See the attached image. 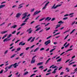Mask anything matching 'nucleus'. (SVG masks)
<instances>
[{"mask_svg":"<svg viewBox=\"0 0 77 77\" xmlns=\"http://www.w3.org/2000/svg\"><path fill=\"white\" fill-rule=\"evenodd\" d=\"M26 44V43H23V42H21L19 44V45H24Z\"/></svg>","mask_w":77,"mask_h":77,"instance_id":"ddd939ff","label":"nucleus"},{"mask_svg":"<svg viewBox=\"0 0 77 77\" xmlns=\"http://www.w3.org/2000/svg\"><path fill=\"white\" fill-rule=\"evenodd\" d=\"M4 65V64H2L1 65H0V67H2V66H3Z\"/></svg>","mask_w":77,"mask_h":77,"instance_id":"4d7b16f0","label":"nucleus"},{"mask_svg":"<svg viewBox=\"0 0 77 77\" xmlns=\"http://www.w3.org/2000/svg\"><path fill=\"white\" fill-rule=\"evenodd\" d=\"M23 54H24V53H21L20 55V56H23Z\"/></svg>","mask_w":77,"mask_h":77,"instance_id":"ea45409f","label":"nucleus"},{"mask_svg":"<svg viewBox=\"0 0 77 77\" xmlns=\"http://www.w3.org/2000/svg\"><path fill=\"white\" fill-rule=\"evenodd\" d=\"M48 24H50V23H47V24L45 25V26H48Z\"/></svg>","mask_w":77,"mask_h":77,"instance_id":"052dcab7","label":"nucleus"},{"mask_svg":"<svg viewBox=\"0 0 77 77\" xmlns=\"http://www.w3.org/2000/svg\"><path fill=\"white\" fill-rule=\"evenodd\" d=\"M17 27V25H14L13 26H12L11 28H13V29H15L16 28V27Z\"/></svg>","mask_w":77,"mask_h":77,"instance_id":"dca6fc26","label":"nucleus"},{"mask_svg":"<svg viewBox=\"0 0 77 77\" xmlns=\"http://www.w3.org/2000/svg\"><path fill=\"white\" fill-rule=\"evenodd\" d=\"M26 23H22L21 25H20V26H24L25 25H26Z\"/></svg>","mask_w":77,"mask_h":77,"instance_id":"b1692460","label":"nucleus"},{"mask_svg":"<svg viewBox=\"0 0 77 77\" xmlns=\"http://www.w3.org/2000/svg\"><path fill=\"white\" fill-rule=\"evenodd\" d=\"M29 17H27L26 18L25 20L23 21V23H26L27 21V20H29Z\"/></svg>","mask_w":77,"mask_h":77,"instance_id":"4468645a","label":"nucleus"},{"mask_svg":"<svg viewBox=\"0 0 77 77\" xmlns=\"http://www.w3.org/2000/svg\"><path fill=\"white\" fill-rule=\"evenodd\" d=\"M75 21H74L73 22H72V23L71 24L72 26H73L75 24Z\"/></svg>","mask_w":77,"mask_h":77,"instance_id":"f704fd0d","label":"nucleus"},{"mask_svg":"<svg viewBox=\"0 0 77 77\" xmlns=\"http://www.w3.org/2000/svg\"><path fill=\"white\" fill-rule=\"evenodd\" d=\"M20 32H18L17 33V35H18L19 34H20Z\"/></svg>","mask_w":77,"mask_h":77,"instance_id":"774afa93","label":"nucleus"},{"mask_svg":"<svg viewBox=\"0 0 77 77\" xmlns=\"http://www.w3.org/2000/svg\"><path fill=\"white\" fill-rule=\"evenodd\" d=\"M57 26L58 27H60V24H59L57 25Z\"/></svg>","mask_w":77,"mask_h":77,"instance_id":"69168bd1","label":"nucleus"},{"mask_svg":"<svg viewBox=\"0 0 77 77\" xmlns=\"http://www.w3.org/2000/svg\"><path fill=\"white\" fill-rule=\"evenodd\" d=\"M11 36H12V34H10L7 37L8 38H11Z\"/></svg>","mask_w":77,"mask_h":77,"instance_id":"c85d7f7f","label":"nucleus"},{"mask_svg":"<svg viewBox=\"0 0 77 77\" xmlns=\"http://www.w3.org/2000/svg\"><path fill=\"white\" fill-rule=\"evenodd\" d=\"M41 29V27H39L38 28H37L36 30L35 31H38V30H39L40 29Z\"/></svg>","mask_w":77,"mask_h":77,"instance_id":"72a5a7b5","label":"nucleus"},{"mask_svg":"<svg viewBox=\"0 0 77 77\" xmlns=\"http://www.w3.org/2000/svg\"><path fill=\"white\" fill-rule=\"evenodd\" d=\"M47 69H47V68H46V69L44 70H43V71H44V72H45V71H47Z\"/></svg>","mask_w":77,"mask_h":77,"instance_id":"e2e57ef3","label":"nucleus"},{"mask_svg":"<svg viewBox=\"0 0 77 77\" xmlns=\"http://www.w3.org/2000/svg\"><path fill=\"white\" fill-rule=\"evenodd\" d=\"M5 69L6 71H4V72H7L8 71V67L7 66L5 68Z\"/></svg>","mask_w":77,"mask_h":77,"instance_id":"2eb2a0df","label":"nucleus"},{"mask_svg":"<svg viewBox=\"0 0 77 77\" xmlns=\"http://www.w3.org/2000/svg\"><path fill=\"white\" fill-rule=\"evenodd\" d=\"M16 32V31H14V32H13L12 33V34H15V33Z\"/></svg>","mask_w":77,"mask_h":77,"instance_id":"37998d69","label":"nucleus"},{"mask_svg":"<svg viewBox=\"0 0 77 77\" xmlns=\"http://www.w3.org/2000/svg\"><path fill=\"white\" fill-rule=\"evenodd\" d=\"M35 23V21H33L31 23V24H33V23Z\"/></svg>","mask_w":77,"mask_h":77,"instance_id":"0e129e2a","label":"nucleus"},{"mask_svg":"<svg viewBox=\"0 0 77 77\" xmlns=\"http://www.w3.org/2000/svg\"><path fill=\"white\" fill-rule=\"evenodd\" d=\"M5 6V5H0V9L1 8H4Z\"/></svg>","mask_w":77,"mask_h":77,"instance_id":"f3484780","label":"nucleus"},{"mask_svg":"<svg viewBox=\"0 0 77 77\" xmlns=\"http://www.w3.org/2000/svg\"><path fill=\"white\" fill-rule=\"evenodd\" d=\"M58 23V24H60V23H62V24H63V22H62V21H59Z\"/></svg>","mask_w":77,"mask_h":77,"instance_id":"a878e982","label":"nucleus"},{"mask_svg":"<svg viewBox=\"0 0 77 77\" xmlns=\"http://www.w3.org/2000/svg\"><path fill=\"white\" fill-rule=\"evenodd\" d=\"M51 18H50V17H48L46 18L45 20V21H47V20H48V21H50V20H51Z\"/></svg>","mask_w":77,"mask_h":77,"instance_id":"f8f14e48","label":"nucleus"},{"mask_svg":"<svg viewBox=\"0 0 77 77\" xmlns=\"http://www.w3.org/2000/svg\"><path fill=\"white\" fill-rule=\"evenodd\" d=\"M40 12H41V11H36V12L34 13V14L33 15H37L38 14H39V13H40Z\"/></svg>","mask_w":77,"mask_h":77,"instance_id":"9d476101","label":"nucleus"},{"mask_svg":"<svg viewBox=\"0 0 77 77\" xmlns=\"http://www.w3.org/2000/svg\"><path fill=\"white\" fill-rule=\"evenodd\" d=\"M69 45V43H68L65 46V48H66V47H67Z\"/></svg>","mask_w":77,"mask_h":77,"instance_id":"58836bf2","label":"nucleus"},{"mask_svg":"<svg viewBox=\"0 0 77 77\" xmlns=\"http://www.w3.org/2000/svg\"><path fill=\"white\" fill-rule=\"evenodd\" d=\"M5 24V22H3L2 24H0V26H2L3 25H4Z\"/></svg>","mask_w":77,"mask_h":77,"instance_id":"c756f323","label":"nucleus"},{"mask_svg":"<svg viewBox=\"0 0 77 77\" xmlns=\"http://www.w3.org/2000/svg\"><path fill=\"white\" fill-rule=\"evenodd\" d=\"M28 13L27 12H26L24 14H23V15L24 16L23 17H22V20H23V19H24L27 16V14H28Z\"/></svg>","mask_w":77,"mask_h":77,"instance_id":"20e7f679","label":"nucleus"},{"mask_svg":"<svg viewBox=\"0 0 77 77\" xmlns=\"http://www.w3.org/2000/svg\"><path fill=\"white\" fill-rule=\"evenodd\" d=\"M38 49L36 48L34 51V52H35V51H38Z\"/></svg>","mask_w":77,"mask_h":77,"instance_id":"a18cd8bd","label":"nucleus"},{"mask_svg":"<svg viewBox=\"0 0 77 77\" xmlns=\"http://www.w3.org/2000/svg\"><path fill=\"white\" fill-rule=\"evenodd\" d=\"M69 14H66L64 15V17H66L67 16H68Z\"/></svg>","mask_w":77,"mask_h":77,"instance_id":"338daca9","label":"nucleus"},{"mask_svg":"<svg viewBox=\"0 0 77 77\" xmlns=\"http://www.w3.org/2000/svg\"><path fill=\"white\" fill-rule=\"evenodd\" d=\"M52 69H54V68H55L54 69V71L52 72L53 74H55L56 72V70H57V68H58V67H57V66H53L52 68Z\"/></svg>","mask_w":77,"mask_h":77,"instance_id":"7ed1b4c3","label":"nucleus"},{"mask_svg":"<svg viewBox=\"0 0 77 77\" xmlns=\"http://www.w3.org/2000/svg\"><path fill=\"white\" fill-rule=\"evenodd\" d=\"M3 70H2L0 72V74H2V73H3Z\"/></svg>","mask_w":77,"mask_h":77,"instance_id":"79ce46f5","label":"nucleus"},{"mask_svg":"<svg viewBox=\"0 0 77 77\" xmlns=\"http://www.w3.org/2000/svg\"><path fill=\"white\" fill-rule=\"evenodd\" d=\"M7 32H8V31H5L1 32V33L2 34H3L4 33H6Z\"/></svg>","mask_w":77,"mask_h":77,"instance_id":"aec40b11","label":"nucleus"},{"mask_svg":"<svg viewBox=\"0 0 77 77\" xmlns=\"http://www.w3.org/2000/svg\"><path fill=\"white\" fill-rule=\"evenodd\" d=\"M75 29L73 30L72 31H71V32L70 33V34H72V33H73V32H74V31H75Z\"/></svg>","mask_w":77,"mask_h":77,"instance_id":"2f4dec72","label":"nucleus"},{"mask_svg":"<svg viewBox=\"0 0 77 77\" xmlns=\"http://www.w3.org/2000/svg\"><path fill=\"white\" fill-rule=\"evenodd\" d=\"M23 7V6H21L20 7H18V9H20V8H22Z\"/></svg>","mask_w":77,"mask_h":77,"instance_id":"3c124183","label":"nucleus"},{"mask_svg":"<svg viewBox=\"0 0 77 77\" xmlns=\"http://www.w3.org/2000/svg\"><path fill=\"white\" fill-rule=\"evenodd\" d=\"M72 50V49H68V50H67V51H66V52H68V51H71V50Z\"/></svg>","mask_w":77,"mask_h":77,"instance_id":"e433bc0d","label":"nucleus"},{"mask_svg":"<svg viewBox=\"0 0 77 77\" xmlns=\"http://www.w3.org/2000/svg\"><path fill=\"white\" fill-rule=\"evenodd\" d=\"M14 66V68H17V66H18V65L17 64V63H15L14 64H12L8 67V69H10L12 68V66Z\"/></svg>","mask_w":77,"mask_h":77,"instance_id":"f257e3e1","label":"nucleus"},{"mask_svg":"<svg viewBox=\"0 0 77 77\" xmlns=\"http://www.w3.org/2000/svg\"><path fill=\"white\" fill-rule=\"evenodd\" d=\"M43 63L41 62L40 63H38L37 64V65H42Z\"/></svg>","mask_w":77,"mask_h":77,"instance_id":"4be33fe9","label":"nucleus"},{"mask_svg":"<svg viewBox=\"0 0 77 77\" xmlns=\"http://www.w3.org/2000/svg\"><path fill=\"white\" fill-rule=\"evenodd\" d=\"M16 56V54H14L11 57V58L14 57V56Z\"/></svg>","mask_w":77,"mask_h":77,"instance_id":"bb28decb","label":"nucleus"},{"mask_svg":"<svg viewBox=\"0 0 77 77\" xmlns=\"http://www.w3.org/2000/svg\"><path fill=\"white\" fill-rule=\"evenodd\" d=\"M9 38H8L7 37V38H5V39H4L3 41V42H5V41H6V42H7V41H10L11 39V38H10L9 39H8Z\"/></svg>","mask_w":77,"mask_h":77,"instance_id":"6e6552de","label":"nucleus"},{"mask_svg":"<svg viewBox=\"0 0 77 77\" xmlns=\"http://www.w3.org/2000/svg\"><path fill=\"white\" fill-rule=\"evenodd\" d=\"M20 41V40H17L15 42V43L16 44V43H17V42H18L19 41Z\"/></svg>","mask_w":77,"mask_h":77,"instance_id":"603ef678","label":"nucleus"},{"mask_svg":"<svg viewBox=\"0 0 77 77\" xmlns=\"http://www.w3.org/2000/svg\"><path fill=\"white\" fill-rule=\"evenodd\" d=\"M32 38H33V37H30L28 39L27 41H28V42H29V41H30V40H31V39Z\"/></svg>","mask_w":77,"mask_h":77,"instance_id":"5701e85b","label":"nucleus"},{"mask_svg":"<svg viewBox=\"0 0 77 77\" xmlns=\"http://www.w3.org/2000/svg\"><path fill=\"white\" fill-rule=\"evenodd\" d=\"M50 74H51V73H47L46 74V75H48Z\"/></svg>","mask_w":77,"mask_h":77,"instance_id":"13d9d810","label":"nucleus"},{"mask_svg":"<svg viewBox=\"0 0 77 77\" xmlns=\"http://www.w3.org/2000/svg\"><path fill=\"white\" fill-rule=\"evenodd\" d=\"M51 35L50 36L48 37L47 38V39H49V38H51Z\"/></svg>","mask_w":77,"mask_h":77,"instance_id":"de8ad7c7","label":"nucleus"},{"mask_svg":"<svg viewBox=\"0 0 77 77\" xmlns=\"http://www.w3.org/2000/svg\"><path fill=\"white\" fill-rule=\"evenodd\" d=\"M28 73H29L28 72H25L23 74V75H27Z\"/></svg>","mask_w":77,"mask_h":77,"instance_id":"6ab92c4d","label":"nucleus"},{"mask_svg":"<svg viewBox=\"0 0 77 77\" xmlns=\"http://www.w3.org/2000/svg\"><path fill=\"white\" fill-rule=\"evenodd\" d=\"M43 32V29H42L41 31H40L38 33H40V32Z\"/></svg>","mask_w":77,"mask_h":77,"instance_id":"680f3d73","label":"nucleus"},{"mask_svg":"<svg viewBox=\"0 0 77 77\" xmlns=\"http://www.w3.org/2000/svg\"><path fill=\"white\" fill-rule=\"evenodd\" d=\"M43 67V66H41L40 67H39V68L40 69H41V68H42Z\"/></svg>","mask_w":77,"mask_h":77,"instance_id":"5fc2aeb1","label":"nucleus"},{"mask_svg":"<svg viewBox=\"0 0 77 77\" xmlns=\"http://www.w3.org/2000/svg\"><path fill=\"white\" fill-rule=\"evenodd\" d=\"M34 46H35V45H33L32 46L30 47H28L27 48H33L34 47Z\"/></svg>","mask_w":77,"mask_h":77,"instance_id":"412c9836","label":"nucleus"},{"mask_svg":"<svg viewBox=\"0 0 77 77\" xmlns=\"http://www.w3.org/2000/svg\"><path fill=\"white\" fill-rule=\"evenodd\" d=\"M75 63V62L71 63H69V64L68 65H69H69H72V64L73 63Z\"/></svg>","mask_w":77,"mask_h":77,"instance_id":"7c9ffc66","label":"nucleus"},{"mask_svg":"<svg viewBox=\"0 0 77 77\" xmlns=\"http://www.w3.org/2000/svg\"><path fill=\"white\" fill-rule=\"evenodd\" d=\"M8 50L6 51L5 52V53H4V54H6L7 53H8Z\"/></svg>","mask_w":77,"mask_h":77,"instance_id":"bf43d9fd","label":"nucleus"},{"mask_svg":"<svg viewBox=\"0 0 77 77\" xmlns=\"http://www.w3.org/2000/svg\"><path fill=\"white\" fill-rule=\"evenodd\" d=\"M51 70H52L51 69H50L47 71V72H50V71H51Z\"/></svg>","mask_w":77,"mask_h":77,"instance_id":"49530a36","label":"nucleus"},{"mask_svg":"<svg viewBox=\"0 0 77 77\" xmlns=\"http://www.w3.org/2000/svg\"><path fill=\"white\" fill-rule=\"evenodd\" d=\"M35 57H36V56H35L32 57L31 62V63H33L35 62V59H35Z\"/></svg>","mask_w":77,"mask_h":77,"instance_id":"423d86ee","label":"nucleus"},{"mask_svg":"<svg viewBox=\"0 0 77 77\" xmlns=\"http://www.w3.org/2000/svg\"><path fill=\"white\" fill-rule=\"evenodd\" d=\"M50 28L49 27L47 29H46V31H47L48 30H50Z\"/></svg>","mask_w":77,"mask_h":77,"instance_id":"8fccbe9b","label":"nucleus"},{"mask_svg":"<svg viewBox=\"0 0 77 77\" xmlns=\"http://www.w3.org/2000/svg\"><path fill=\"white\" fill-rule=\"evenodd\" d=\"M11 23H8V27H9V26H11Z\"/></svg>","mask_w":77,"mask_h":77,"instance_id":"6e6d98bb","label":"nucleus"},{"mask_svg":"<svg viewBox=\"0 0 77 77\" xmlns=\"http://www.w3.org/2000/svg\"><path fill=\"white\" fill-rule=\"evenodd\" d=\"M55 6H56V4H55L51 8L52 9H56L57 8H58V7H59L60 6H62V5H58L56 6L55 7Z\"/></svg>","mask_w":77,"mask_h":77,"instance_id":"f03ea898","label":"nucleus"},{"mask_svg":"<svg viewBox=\"0 0 77 77\" xmlns=\"http://www.w3.org/2000/svg\"><path fill=\"white\" fill-rule=\"evenodd\" d=\"M51 59V58H49L46 61L45 64H47V63H48V61L50 60Z\"/></svg>","mask_w":77,"mask_h":77,"instance_id":"cd10ccee","label":"nucleus"},{"mask_svg":"<svg viewBox=\"0 0 77 77\" xmlns=\"http://www.w3.org/2000/svg\"><path fill=\"white\" fill-rule=\"evenodd\" d=\"M35 39V37H34L30 41V42H33L34 41Z\"/></svg>","mask_w":77,"mask_h":77,"instance_id":"a211bd4d","label":"nucleus"},{"mask_svg":"<svg viewBox=\"0 0 77 77\" xmlns=\"http://www.w3.org/2000/svg\"><path fill=\"white\" fill-rule=\"evenodd\" d=\"M50 3V2H47L45 4V6L43 7L42 9L43 10L44 9H45L46 8H47V6L48 5V3Z\"/></svg>","mask_w":77,"mask_h":77,"instance_id":"0eeeda50","label":"nucleus"},{"mask_svg":"<svg viewBox=\"0 0 77 77\" xmlns=\"http://www.w3.org/2000/svg\"><path fill=\"white\" fill-rule=\"evenodd\" d=\"M64 74V72H62L60 74V75H62V74Z\"/></svg>","mask_w":77,"mask_h":77,"instance_id":"09e8293b","label":"nucleus"},{"mask_svg":"<svg viewBox=\"0 0 77 77\" xmlns=\"http://www.w3.org/2000/svg\"><path fill=\"white\" fill-rule=\"evenodd\" d=\"M55 20V18L54 17L52 19V20H51V21H54V20Z\"/></svg>","mask_w":77,"mask_h":77,"instance_id":"864d4df0","label":"nucleus"},{"mask_svg":"<svg viewBox=\"0 0 77 77\" xmlns=\"http://www.w3.org/2000/svg\"><path fill=\"white\" fill-rule=\"evenodd\" d=\"M51 42L50 41V40H49L48 41L45 42V44L46 45H47L48 44H50Z\"/></svg>","mask_w":77,"mask_h":77,"instance_id":"1a4fd4ad","label":"nucleus"},{"mask_svg":"<svg viewBox=\"0 0 77 77\" xmlns=\"http://www.w3.org/2000/svg\"><path fill=\"white\" fill-rule=\"evenodd\" d=\"M62 60V59L60 58L59 60H57V62H60Z\"/></svg>","mask_w":77,"mask_h":77,"instance_id":"4c0bfd02","label":"nucleus"},{"mask_svg":"<svg viewBox=\"0 0 77 77\" xmlns=\"http://www.w3.org/2000/svg\"><path fill=\"white\" fill-rule=\"evenodd\" d=\"M45 18H42L40 19L39 20V21H43V20H45Z\"/></svg>","mask_w":77,"mask_h":77,"instance_id":"393cba45","label":"nucleus"},{"mask_svg":"<svg viewBox=\"0 0 77 77\" xmlns=\"http://www.w3.org/2000/svg\"><path fill=\"white\" fill-rule=\"evenodd\" d=\"M66 70H67V72H69V69H68V67H67L66 68Z\"/></svg>","mask_w":77,"mask_h":77,"instance_id":"473e14b6","label":"nucleus"},{"mask_svg":"<svg viewBox=\"0 0 77 77\" xmlns=\"http://www.w3.org/2000/svg\"><path fill=\"white\" fill-rule=\"evenodd\" d=\"M55 48H54V49H52L50 51V53H51V52H52V51H54V50Z\"/></svg>","mask_w":77,"mask_h":77,"instance_id":"c9c22d12","label":"nucleus"},{"mask_svg":"<svg viewBox=\"0 0 77 77\" xmlns=\"http://www.w3.org/2000/svg\"><path fill=\"white\" fill-rule=\"evenodd\" d=\"M32 28H29L26 31V32H28V34H30V33H32Z\"/></svg>","mask_w":77,"mask_h":77,"instance_id":"39448f33","label":"nucleus"},{"mask_svg":"<svg viewBox=\"0 0 77 77\" xmlns=\"http://www.w3.org/2000/svg\"><path fill=\"white\" fill-rule=\"evenodd\" d=\"M36 75V74H33L32 75L30 76V77H32L33 76V75Z\"/></svg>","mask_w":77,"mask_h":77,"instance_id":"c03bdc74","label":"nucleus"},{"mask_svg":"<svg viewBox=\"0 0 77 77\" xmlns=\"http://www.w3.org/2000/svg\"><path fill=\"white\" fill-rule=\"evenodd\" d=\"M68 17H65V18H63V20H67V19H68Z\"/></svg>","mask_w":77,"mask_h":77,"instance_id":"a19ab883","label":"nucleus"},{"mask_svg":"<svg viewBox=\"0 0 77 77\" xmlns=\"http://www.w3.org/2000/svg\"><path fill=\"white\" fill-rule=\"evenodd\" d=\"M21 14L20 13H17L16 14V17L17 18H20V16H21Z\"/></svg>","mask_w":77,"mask_h":77,"instance_id":"9b49d317","label":"nucleus"}]
</instances>
